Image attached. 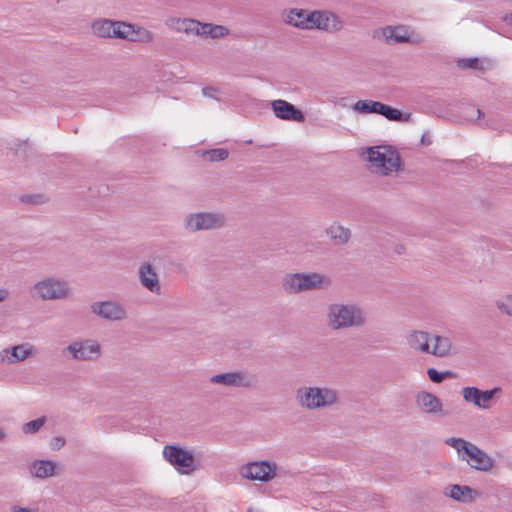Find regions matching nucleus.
Wrapping results in <instances>:
<instances>
[{
	"label": "nucleus",
	"instance_id": "f257e3e1",
	"mask_svg": "<svg viewBox=\"0 0 512 512\" xmlns=\"http://www.w3.org/2000/svg\"><path fill=\"white\" fill-rule=\"evenodd\" d=\"M340 393L337 389L327 386H302L295 392V400L306 410L328 409L340 403Z\"/></svg>",
	"mask_w": 512,
	"mask_h": 512
},
{
	"label": "nucleus",
	"instance_id": "f03ea898",
	"mask_svg": "<svg viewBox=\"0 0 512 512\" xmlns=\"http://www.w3.org/2000/svg\"><path fill=\"white\" fill-rule=\"evenodd\" d=\"M363 310L354 304L333 303L327 307L326 322L332 330H340L364 325Z\"/></svg>",
	"mask_w": 512,
	"mask_h": 512
},
{
	"label": "nucleus",
	"instance_id": "7ed1b4c3",
	"mask_svg": "<svg viewBox=\"0 0 512 512\" xmlns=\"http://www.w3.org/2000/svg\"><path fill=\"white\" fill-rule=\"evenodd\" d=\"M330 283V279L320 273H293L282 279V288L288 294H299L305 291L327 288Z\"/></svg>",
	"mask_w": 512,
	"mask_h": 512
},
{
	"label": "nucleus",
	"instance_id": "20e7f679",
	"mask_svg": "<svg viewBox=\"0 0 512 512\" xmlns=\"http://www.w3.org/2000/svg\"><path fill=\"white\" fill-rule=\"evenodd\" d=\"M30 292L33 298L42 301L62 300L70 295V287L60 277L46 276L35 282Z\"/></svg>",
	"mask_w": 512,
	"mask_h": 512
},
{
	"label": "nucleus",
	"instance_id": "39448f33",
	"mask_svg": "<svg viewBox=\"0 0 512 512\" xmlns=\"http://www.w3.org/2000/svg\"><path fill=\"white\" fill-rule=\"evenodd\" d=\"M368 161L373 172L387 176L400 167L398 153L388 146H375L368 149Z\"/></svg>",
	"mask_w": 512,
	"mask_h": 512
},
{
	"label": "nucleus",
	"instance_id": "423d86ee",
	"mask_svg": "<svg viewBox=\"0 0 512 512\" xmlns=\"http://www.w3.org/2000/svg\"><path fill=\"white\" fill-rule=\"evenodd\" d=\"M92 33L100 38L135 40V26L123 21L106 18L95 19L91 24Z\"/></svg>",
	"mask_w": 512,
	"mask_h": 512
},
{
	"label": "nucleus",
	"instance_id": "0eeeda50",
	"mask_svg": "<svg viewBox=\"0 0 512 512\" xmlns=\"http://www.w3.org/2000/svg\"><path fill=\"white\" fill-rule=\"evenodd\" d=\"M306 30H321L336 33L344 28V21L329 10H312L305 22Z\"/></svg>",
	"mask_w": 512,
	"mask_h": 512
},
{
	"label": "nucleus",
	"instance_id": "6e6552de",
	"mask_svg": "<svg viewBox=\"0 0 512 512\" xmlns=\"http://www.w3.org/2000/svg\"><path fill=\"white\" fill-rule=\"evenodd\" d=\"M225 223L226 217L220 212H196L184 218V227L190 232L219 229Z\"/></svg>",
	"mask_w": 512,
	"mask_h": 512
},
{
	"label": "nucleus",
	"instance_id": "1a4fd4ad",
	"mask_svg": "<svg viewBox=\"0 0 512 512\" xmlns=\"http://www.w3.org/2000/svg\"><path fill=\"white\" fill-rule=\"evenodd\" d=\"M163 456L182 474H190L196 469L192 452L174 445L164 447Z\"/></svg>",
	"mask_w": 512,
	"mask_h": 512
},
{
	"label": "nucleus",
	"instance_id": "9d476101",
	"mask_svg": "<svg viewBox=\"0 0 512 512\" xmlns=\"http://www.w3.org/2000/svg\"><path fill=\"white\" fill-rule=\"evenodd\" d=\"M278 466L271 461H254L242 466L241 474L243 477L261 482H269L276 477Z\"/></svg>",
	"mask_w": 512,
	"mask_h": 512
},
{
	"label": "nucleus",
	"instance_id": "9b49d317",
	"mask_svg": "<svg viewBox=\"0 0 512 512\" xmlns=\"http://www.w3.org/2000/svg\"><path fill=\"white\" fill-rule=\"evenodd\" d=\"M91 311L98 317L112 322L124 321L128 318L126 307L115 300L94 302Z\"/></svg>",
	"mask_w": 512,
	"mask_h": 512
},
{
	"label": "nucleus",
	"instance_id": "f8f14e48",
	"mask_svg": "<svg viewBox=\"0 0 512 512\" xmlns=\"http://www.w3.org/2000/svg\"><path fill=\"white\" fill-rule=\"evenodd\" d=\"M500 392V387H494L493 389L483 391L474 386H466L462 388L461 395L465 402L473 404L481 410H486L491 407L492 400Z\"/></svg>",
	"mask_w": 512,
	"mask_h": 512
},
{
	"label": "nucleus",
	"instance_id": "ddd939ff",
	"mask_svg": "<svg viewBox=\"0 0 512 512\" xmlns=\"http://www.w3.org/2000/svg\"><path fill=\"white\" fill-rule=\"evenodd\" d=\"M65 350L68 351L76 361L95 360L101 354L100 344L93 339L72 342Z\"/></svg>",
	"mask_w": 512,
	"mask_h": 512
},
{
	"label": "nucleus",
	"instance_id": "4468645a",
	"mask_svg": "<svg viewBox=\"0 0 512 512\" xmlns=\"http://www.w3.org/2000/svg\"><path fill=\"white\" fill-rule=\"evenodd\" d=\"M209 381L224 387L247 388L252 386L253 378L242 371H232L227 373L215 374Z\"/></svg>",
	"mask_w": 512,
	"mask_h": 512
},
{
	"label": "nucleus",
	"instance_id": "2eb2a0df",
	"mask_svg": "<svg viewBox=\"0 0 512 512\" xmlns=\"http://www.w3.org/2000/svg\"><path fill=\"white\" fill-rule=\"evenodd\" d=\"M138 279L142 287L149 292L159 295L161 293V284L156 267L149 262H143L138 269Z\"/></svg>",
	"mask_w": 512,
	"mask_h": 512
},
{
	"label": "nucleus",
	"instance_id": "dca6fc26",
	"mask_svg": "<svg viewBox=\"0 0 512 512\" xmlns=\"http://www.w3.org/2000/svg\"><path fill=\"white\" fill-rule=\"evenodd\" d=\"M35 353V349L30 343L15 345L11 348H5L0 351V362L14 364L22 362Z\"/></svg>",
	"mask_w": 512,
	"mask_h": 512
},
{
	"label": "nucleus",
	"instance_id": "f3484780",
	"mask_svg": "<svg viewBox=\"0 0 512 512\" xmlns=\"http://www.w3.org/2000/svg\"><path fill=\"white\" fill-rule=\"evenodd\" d=\"M271 107L275 116L279 119L296 122H303L305 120L303 112L285 100H274L271 103Z\"/></svg>",
	"mask_w": 512,
	"mask_h": 512
},
{
	"label": "nucleus",
	"instance_id": "a211bd4d",
	"mask_svg": "<svg viewBox=\"0 0 512 512\" xmlns=\"http://www.w3.org/2000/svg\"><path fill=\"white\" fill-rule=\"evenodd\" d=\"M462 459L466 460L472 468L480 471H488L493 466V461L488 454L474 444L468 448L466 455H462Z\"/></svg>",
	"mask_w": 512,
	"mask_h": 512
},
{
	"label": "nucleus",
	"instance_id": "6ab92c4d",
	"mask_svg": "<svg viewBox=\"0 0 512 512\" xmlns=\"http://www.w3.org/2000/svg\"><path fill=\"white\" fill-rule=\"evenodd\" d=\"M417 406L427 414H442L443 405L441 400L432 393L422 391L416 396Z\"/></svg>",
	"mask_w": 512,
	"mask_h": 512
},
{
	"label": "nucleus",
	"instance_id": "aec40b11",
	"mask_svg": "<svg viewBox=\"0 0 512 512\" xmlns=\"http://www.w3.org/2000/svg\"><path fill=\"white\" fill-rule=\"evenodd\" d=\"M380 35L388 44L409 42L411 32L406 26H387L380 31Z\"/></svg>",
	"mask_w": 512,
	"mask_h": 512
},
{
	"label": "nucleus",
	"instance_id": "412c9836",
	"mask_svg": "<svg viewBox=\"0 0 512 512\" xmlns=\"http://www.w3.org/2000/svg\"><path fill=\"white\" fill-rule=\"evenodd\" d=\"M444 494L459 502H472L478 496V492L465 485L453 484L445 488Z\"/></svg>",
	"mask_w": 512,
	"mask_h": 512
},
{
	"label": "nucleus",
	"instance_id": "4be33fe9",
	"mask_svg": "<svg viewBox=\"0 0 512 512\" xmlns=\"http://www.w3.org/2000/svg\"><path fill=\"white\" fill-rule=\"evenodd\" d=\"M310 11L306 9L290 8L282 12V21L298 29L306 30L305 22Z\"/></svg>",
	"mask_w": 512,
	"mask_h": 512
},
{
	"label": "nucleus",
	"instance_id": "5701e85b",
	"mask_svg": "<svg viewBox=\"0 0 512 512\" xmlns=\"http://www.w3.org/2000/svg\"><path fill=\"white\" fill-rule=\"evenodd\" d=\"M432 336L424 331H414L407 337V342L415 351L429 354Z\"/></svg>",
	"mask_w": 512,
	"mask_h": 512
},
{
	"label": "nucleus",
	"instance_id": "b1692460",
	"mask_svg": "<svg viewBox=\"0 0 512 512\" xmlns=\"http://www.w3.org/2000/svg\"><path fill=\"white\" fill-rule=\"evenodd\" d=\"M169 28L185 34L198 35L200 21L191 18H170L167 21Z\"/></svg>",
	"mask_w": 512,
	"mask_h": 512
},
{
	"label": "nucleus",
	"instance_id": "393cba45",
	"mask_svg": "<svg viewBox=\"0 0 512 512\" xmlns=\"http://www.w3.org/2000/svg\"><path fill=\"white\" fill-rule=\"evenodd\" d=\"M452 343L448 337L434 335L431 340L429 354L436 357H446L451 353Z\"/></svg>",
	"mask_w": 512,
	"mask_h": 512
},
{
	"label": "nucleus",
	"instance_id": "a878e982",
	"mask_svg": "<svg viewBox=\"0 0 512 512\" xmlns=\"http://www.w3.org/2000/svg\"><path fill=\"white\" fill-rule=\"evenodd\" d=\"M30 471L38 478L50 477L55 473V463L48 460L35 461L31 465Z\"/></svg>",
	"mask_w": 512,
	"mask_h": 512
},
{
	"label": "nucleus",
	"instance_id": "bb28decb",
	"mask_svg": "<svg viewBox=\"0 0 512 512\" xmlns=\"http://www.w3.org/2000/svg\"><path fill=\"white\" fill-rule=\"evenodd\" d=\"M327 235L330 237V239L337 245H342L348 242L350 239V230L334 223L332 224L327 230Z\"/></svg>",
	"mask_w": 512,
	"mask_h": 512
},
{
	"label": "nucleus",
	"instance_id": "cd10ccee",
	"mask_svg": "<svg viewBox=\"0 0 512 512\" xmlns=\"http://www.w3.org/2000/svg\"><path fill=\"white\" fill-rule=\"evenodd\" d=\"M383 103L373 100H359L352 105V109L360 114H380Z\"/></svg>",
	"mask_w": 512,
	"mask_h": 512
},
{
	"label": "nucleus",
	"instance_id": "c85d7f7f",
	"mask_svg": "<svg viewBox=\"0 0 512 512\" xmlns=\"http://www.w3.org/2000/svg\"><path fill=\"white\" fill-rule=\"evenodd\" d=\"M380 115L384 116L386 119L390 121H408L410 118V114L403 116L402 112L396 108L388 106L383 103Z\"/></svg>",
	"mask_w": 512,
	"mask_h": 512
},
{
	"label": "nucleus",
	"instance_id": "c756f323",
	"mask_svg": "<svg viewBox=\"0 0 512 512\" xmlns=\"http://www.w3.org/2000/svg\"><path fill=\"white\" fill-rule=\"evenodd\" d=\"M445 443L452 448H454L459 455L462 457V455H466L468 452V448L472 445V443L467 442L466 440L462 438H448L445 440Z\"/></svg>",
	"mask_w": 512,
	"mask_h": 512
},
{
	"label": "nucleus",
	"instance_id": "7c9ffc66",
	"mask_svg": "<svg viewBox=\"0 0 512 512\" xmlns=\"http://www.w3.org/2000/svg\"><path fill=\"white\" fill-rule=\"evenodd\" d=\"M228 155V151L224 148L211 149L203 153L204 159L211 162L223 161L228 157Z\"/></svg>",
	"mask_w": 512,
	"mask_h": 512
},
{
	"label": "nucleus",
	"instance_id": "2f4dec72",
	"mask_svg": "<svg viewBox=\"0 0 512 512\" xmlns=\"http://www.w3.org/2000/svg\"><path fill=\"white\" fill-rule=\"evenodd\" d=\"M497 308L504 314L512 316V294H506L496 301Z\"/></svg>",
	"mask_w": 512,
	"mask_h": 512
},
{
	"label": "nucleus",
	"instance_id": "473e14b6",
	"mask_svg": "<svg viewBox=\"0 0 512 512\" xmlns=\"http://www.w3.org/2000/svg\"><path fill=\"white\" fill-rule=\"evenodd\" d=\"M458 66L462 69H475V70L483 69L482 63H481L480 59L477 57L460 59L458 61Z\"/></svg>",
	"mask_w": 512,
	"mask_h": 512
},
{
	"label": "nucleus",
	"instance_id": "72a5a7b5",
	"mask_svg": "<svg viewBox=\"0 0 512 512\" xmlns=\"http://www.w3.org/2000/svg\"><path fill=\"white\" fill-rule=\"evenodd\" d=\"M482 115V111L474 105H467L463 109V117L469 121L479 120Z\"/></svg>",
	"mask_w": 512,
	"mask_h": 512
},
{
	"label": "nucleus",
	"instance_id": "f704fd0d",
	"mask_svg": "<svg viewBox=\"0 0 512 512\" xmlns=\"http://www.w3.org/2000/svg\"><path fill=\"white\" fill-rule=\"evenodd\" d=\"M44 423H45L44 418H38V419H35L32 421H29L23 425L22 431L25 434H33V433L37 432L44 425Z\"/></svg>",
	"mask_w": 512,
	"mask_h": 512
},
{
	"label": "nucleus",
	"instance_id": "c9c22d12",
	"mask_svg": "<svg viewBox=\"0 0 512 512\" xmlns=\"http://www.w3.org/2000/svg\"><path fill=\"white\" fill-rule=\"evenodd\" d=\"M135 37L136 39L134 41H145V42H151L154 38V35L151 31L141 28V27H135Z\"/></svg>",
	"mask_w": 512,
	"mask_h": 512
},
{
	"label": "nucleus",
	"instance_id": "e433bc0d",
	"mask_svg": "<svg viewBox=\"0 0 512 512\" xmlns=\"http://www.w3.org/2000/svg\"><path fill=\"white\" fill-rule=\"evenodd\" d=\"M427 374L429 379L434 383H441L447 376L450 375L449 372H439L434 368H429L427 370Z\"/></svg>",
	"mask_w": 512,
	"mask_h": 512
},
{
	"label": "nucleus",
	"instance_id": "4c0bfd02",
	"mask_svg": "<svg viewBox=\"0 0 512 512\" xmlns=\"http://www.w3.org/2000/svg\"><path fill=\"white\" fill-rule=\"evenodd\" d=\"M229 34L228 28L222 25L211 24V38L218 39Z\"/></svg>",
	"mask_w": 512,
	"mask_h": 512
},
{
	"label": "nucleus",
	"instance_id": "58836bf2",
	"mask_svg": "<svg viewBox=\"0 0 512 512\" xmlns=\"http://www.w3.org/2000/svg\"><path fill=\"white\" fill-rule=\"evenodd\" d=\"M219 93V89L212 86H207L202 89V94L205 97L212 98L215 100H218L217 94Z\"/></svg>",
	"mask_w": 512,
	"mask_h": 512
},
{
	"label": "nucleus",
	"instance_id": "ea45409f",
	"mask_svg": "<svg viewBox=\"0 0 512 512\" xmlns=\"http://www.w3.org/2000/svg\"><path fill=\"white\" fill-rule=\"evenodd\" d=\"M197 36L211 38V23H201L199 25V32Z\"/></svg>",
	"mask_w": 512,
	"mask_h": 512
},
{
	"label": "nucleus",
	"instance_id": "a19ab883",
	"mask_svg": "<svg viewBox=\"0 0 512 512\" xmlns=\"http://www.w3.org/2000/svg\"><path fill=\"white\" fill-rule=\"evenodd\" d=\"M65 444V440L62 437H54L52 440V446L54 449H60Z\"/></svg>",
	"mask_w": 512,
	"mask_h": 512
},
{
	"label": "nucleus",
	"instance_id": "79ce46f5",
	"mask_svg": "<svg viewBox=\"0 0 512 512\" xmlns=\"http://www.w3.org/2000/svg\"><path fill=\"white\" fill-rule=\"evenodd\" d=\"M9 296V292L7 289H0V302L5 301Z\"/></svg>",
	"mask_w": 512,
	"mask_h": 512
},
{
	"label": "nucleus",
	"instance_id": "37998d69",
	"mask_svg": "<svg viewBox=\"0 0 512 512\" xmlns=\"http://www.w3.org/2000/svg\"><path fill=\"white\" fill-rule=\"evenodd\" d=\"M507 23L512 24V13L505 17Z\"/></svg>",
	"mask_w": 512,
	"mask_h": 512
},
{
	"label": "nucleus",
	"instance_id": "c03bdc74",
	"mask_svg": "<svg viewBox=\"0 0 512 512\" xmlns=\"http://www.w3.org/2000/svg\"><path fill=\"white\" fill-rule=\"evenodd\" d=\"M5 437V432L4 430L0 429V441L3 440Z\"/></svg>",
	"mask_w": 512,
	"mask_h": 512
},
{
	"label": "nucleus",
	"instance_id": "a18cd8bd",
	"mask_svg": "<svg viewBox=\"0 0 512 512\" xmlns=\"http://www.w3.org/2000/svg\"><path fill=\"white\" fill-rule=\"evenodd\" d=\"M403 249H404V248H403V246H400V248H399V249H397V250H396V252H397L398 254H401Z\"/></svg>",
	"mask_w": 512,
	"mask_h": 512
},
{
	"label": "nucleus",
	"instance_id": "49530a36",
	"mask_svg": "<svg viewBox=\"0 0 512 512\" xmlns=\"http://www.w3.org/2000/svg\"><path fill=\"white\" fill-rule=\"evenodd\" d=\"M248 512H258V511H255L253 509H249Z\"/></svg>",
	"mask_w": 512,
	"mask_h": 512
}]
</instances>
